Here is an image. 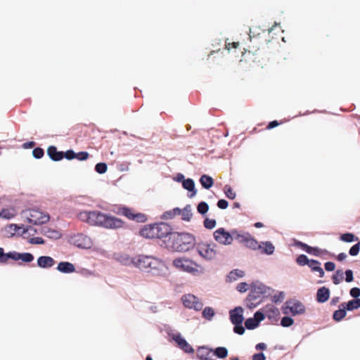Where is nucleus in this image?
<instances>
[{
	"mask_svg": "<svg viewBox=\"0 0 360 360\" xmlns=\"http://www.w3.org/2000/svg\"><path fill=\"white\" fill-rule=\"evenodd\" d=\"M78 218L92 226L109 229L123 227L124 222L121 219L104 214L100 211H83L78 214Z\"/></svg>",
	"mask_w": 360,
	"mask_h": 360,
	"instance_id": "obj_1",
	"label": "nucleus"
},
{
	"mask_svg": "<svg viewBox=\"0 0 360 360\" xmlns=\"http://www.w3.org/2000/svg\"><path fill=\"white\" fill-rule=\"evenodd\" d=\"M194 237L190 233L171 231L168 236L167 248L173 251H186L194 243Z\"/></svg>",
	"mask_w": 360,
	"mask_h": 360,
	"instance_id": "obj_2",
	"label": "nucleus"
},
{
	"mask_svg": "<svg viewBox=\"0 0 360 360\" xmlns=\"http://www.w3.org/2000/svg\"><path fill=\"white\" fill-rule=\"evenodd\" d=\"M171 226L164 222L145 226L140 230V235L146 238H162L171 233Z\"/></svg>",
	"mask_w": 360,
	"mask_h": 360,
	"instance_id": "obj_3",
	"label": "nucleus"
},
{
	"mask_svg": "<svg viewBox=\"0 0 360 360\" xmlns=\"http://www.w3.org/2000/svg\"><path fill=\"white\" fill-rule=\"evenodd\" d=\"M121 261L125 265L133 264L134 266L145 272L147 269H148L150 264L157 266L160 264L158 262L157 257L143 255H140L133 258H130L127 255H124L122 257Z\"/></svg>",
	"mask_w": 360,
	"mask_h": 360,
	"instance_id": "obj_4",
	"label": "nucleus"
},
{
	"mask_svg": "<svg viewBox=\"0 0 360 360\" xmlns=\"http://www.w3.org/2000/svg\"><path fill=\"white\" fill-rule=\"evenodd\" d=\"M8 259L13 261H21L25 263H30L34 260V256L30 252L20 253L15 251L4 253L2 248H0V263L7 264Z\"/></svg>",
	"mask_w": 360,
	"mask_h": 360,
	"instance_id": "obj_5",
	"label": "nucleus"
},
{
	"mask_svg": "<svg viewBox=\"0 0 360 360\" xmlns=\"http://www.w3.org/2000/svg\"><path fill=\"white\" fill-rule=\"evenodd\" d=\"M22 216L30 224L35 225L44 224L49 220V215L38 209H30L22 212Z\"/></svg>",
	"mask_w": 360,
	"mask_h": 360,
	"instance_id": "obj_6",
	"label": "nucleus"
},
{
	"mask_svg": "<svg viewBox=\"0 0 360 360\" xmlns=\"http://www.w3.org/2000/svg\"><path fill=\"white\" fill-rule=\"evenodd\" d=\"M173 266L181 271L194 274L198 271V265L186 257H179L173 260Z\"/></svg>",
	"mask_w": 360,
	"mask_h": 360,
	"instance_id": "obj_7",
	"label": "nucleus"
},
{
	"mask_svg": "<svg viewBox=\"0 0 360 360\" xmlns=\"http://www.w3.org/2000/svg\"><path fill=\"white\" fill-rule=\"evenodd\" d=\"M233 239L247 248L256 250L259 247L258 242L248 233L233 230Z\"/></svg>",
	"mask_w": 360,
	"mask_h": 360,
	"instance_id": "obj_8",
	"label": "nucleus"
},
{
	"mask_svg": "<svg viewBox=\"0 0 360 360\" xmlns=\"http://www.w3.org/2000/svg\"><path fill=\"white\" fill-rule=\"evenodd\" d=\"M282 312L285 315L291 314L292 316H296L302 314L305 312V307L300 301L290 300L285 302L284 305L282 307Z\"/></svg>",
	"mask_w": 360,
	"mask_h": 360,
	"instance_id": "obj_9",
	"label": "nucleus"
},
{
	"mask_svg": "<svg viewBox=\"0 0 360 360\" xmlns=\"http://www.w3.org/2000/svg\"><path fill=\"white\" fill-rule=\"evenodd\" d=\"M116 213L119 215L124 216L127 219L136 222L143 223L147 220L146 214L140 212H135L133 209L127 207H119Z\"/></svg>",
	"mask_w": 360,
	"mask_h": 360,
	"instance_id": "obj_10",
	"label": "nucleus"
},
{
	"mask_svg": "<svg viewBox=\"0 0 360 360\" xmlns=\"http://www.w3.org/2000/svg\"><path fill=\"white\" fill-rule=\"evenodd\" d=\"M159 265L150 264L146 271L153 276L165 278L169 275V269L166 264L158 258Z\"/></svg>",
	"mask_w": 360,
	"mask_h": 360,
	"instance_id": "obj_11",
	"label": "nucleus"
},
{
	"mask_svg": "<svg viewBox=\"0 0 360 360\" xmlns=\"http://www.w3.org/2000/svg\"><path fill=\"white\" fill-rule=\"evenodd\" d=\"M70 242L79 248H91L93 242L90 237L83 233H77L70 237Z\"/></svg>",
	"mask_w": 360,
	"mask_h": 360,
	"instance_id": "obj_12",
	"label": "nucleus"
},
{
	"mask_svg": "<svg viewBox=\"0 0 360 360\" xmlns=\"http://www.w3.org/2000/svg\"><path fill=\"white\" fill-rule=\"evenodd\" d=\"M213 236L217 242L225 245H231L233 240V230L229 233L224 228H219L214 232Z\"/></svg>",
	"mask_w": 360,
	"mask_h": 360,
	"instance_id": "obj_13",
	"label": "nucleus"
},
{
	"mask_svg": "<svg viewBox=\"0 0 360 360\" xmlns=\"http://www.w3.org/2000/svg\"><path fill=\"white\" fill-rule=\"evenodd\" d=\"M182 302L186 308L193 309L200 311L202 309L203 303L199 298L192 294L184 295L181 297Z\"/></svg>",
	"mask_w": 360,
	"mask_h": 360,
	"instance_id": "obj_14",
	"label": "nucleus"
},
{
	"mask_svg": "<svg viewBox=\"0 0 360 360\" xmlns=\"http://www.w3.org/2000/svg\"><path fill=\"white\" fill-rule=\"evenodd\" d=\"M198 254L203 258L212 259L216 256V251L210 244L200 243L197 245Z\"/></svg>",
	"mask_w": 360,
	"mask_h": 360,
	"instance_id": "obj_15",
	"label": "nucleus"
},
{
	"mask_svg": "<svg viewBox=\"0 0 360 360\" xmlns=\"http://www.w3.org/2000/svg\"><path fill=\"white\" fill-rule=\"evenodd\" d=\"M243 309L241 307H236L230 311V320L233 324H242L243 321Z\"/></svg>",
	"mask_w": 360,
	"mask_h": 360,
	"instance_id": "obj_16",
	"label": "nucleus"
},
{
	"mask_svg": "<svg viewBox=\"0 0 360 360\" xmlns=\"http://www.w3.org/2000/svg\"><path fill=\"white\" fill-rule=\"evenodd\" d=\"M173 340L176 342L178 347L184 350L186 353H193V348L187 342V341L181 337L180 334L173 337Z\"/></svg>",
	"mask_w": 360,
	"mask_h": 360,
	"instance_id": "obj_17",
	"label": "nucleus"
},
{
	"mask_svg": "<svg viewBox=\"0 0 360 360\" xmlns=\"http://www.w3.org/2000/svg\"><path fill=\"white\" fill-rule=\"evenodd\" d=\"M197 356L200 360H214V350L205 347H200L197 352Z\"/></svg>",
	"mask_w": 360,
	"mask_h": 360,
	"instance_id": "obj_18",
	"label": "nucleus"
},
{
	"mask_svg": "<svg viewBox=\"0 0 360 360\" xmlns=\"http://www.w3.org/2000/svg\"><path fill=\"white\" fill-rule=\"evenodd\" d=\"M56 264L53 258L49 256H41L37 259V265L43 269H49Z\"/></svg>",
	"mask_w": 360,
	"mask_h": 360,
	"instance_id": "obj_19",
	"label": "nucleus"
},
{
	"mask_svg": "<svg viewBox=\"0 0 360 360\" xmlns=\"http://www.w3.org/2000/svg\"><path fill=\"white\" fill-rule=\"evenodd\" d=\"M57 270L64 274H70L75 271V267L70 262H60L58 264Z\"/></svg>",
	"mask_w": 360,
	"mask_h": 360,
	"instance_id": "obj_20",
	"label": "nucleus"
},
{
	"mask_svg": "<svg viewBox=\"0 0 360 360\" xmlns=\"http://www.w3.org/2000/svg\"><path fill=\"white\" fill-rule=\"evenodd\" d=\"M330 297V290L326 287H321L317 290L316 300L319 303L326 302Z\"/></svg>",
	"mask_w": 360,
	"mask_h": 360,
	"instance_id": "obj_21",
	"label": "nucleus"
},
{
	"mask_svg": "<svg viewBox=\"0 0 360 360\" xmlns=\"http://www.w3.org/2000/svg\"><path fill=\"white\" fill-rule=\"evenodd\" d=\"M346 303L342 302L340 304L339 309L334 311L333 314V319L337 322L340 321L346 316Z\"/></svg>",
	"mask_w": 360,
	"mask_h": 360,
	"instance_id": "obj_22",
	"label": "nucleus"
},
{
	"mask_svg": "<svg viewBox=\"0 0 360 360\" xmlns=\"http://www.w3.org/2000/svg\"><path fill=\"white\" fill-rule=\"evenodd\" d=\"M296 245L309 254L314 256H319L321 250L318 248H314L302 242H297Z\"/></svg>",
	"mask_w": 360,
	"mask_h": 360,
	"instance_id": "obj_23",
	"label": "nucleus"
},
{
	"mask_svg": "<svg viewBox=\"0 0 360 360\" xmlns=\"http://www.w3.org/2000/svg\"><path fill=\"white\" fill-rule=\"evenodd\" d=\"M47 153L53 161H59L63 158V153L58 151L56 147L53 146L48 148Z\"/></svg>",
	"mask_w": 360,
	"mask_h": 360,
	"instance_id": "obj_24",
	"label": "nucleus"
},
{
	"mask_svg": "<svg viewBox=\"0 0 360 360\" xmlns=\"http://www.w3.org/2000/svg\"><path fill=\"white\" fill-rule=\"evenodd\" d=\"M308 266L312 271L318 272L319 277L323 278L324 276V271L321 268V263L318 260L311 259Z\"/></svg>",
	"mask_w": 360,
	"mask_h": 360,
	"instance_id": "obj_25",
	"label": "nucleus"
},
{
	"mask_svg": "<svg viewBox=\"0 0 360 360\" xmlns=\"http://www.w3.org/2000/svg\"><path fill=\"white\" fill-rule=\"evenodd\" d=\"M17 215V211L14 207L4 208L0 212V217L10 219Z\"/></svg>",
	"mask_w": 360,
	"mask_h": 360,
	"instance_id": "obj_26",
	"label": "nucleus"
},
{
	"mask_svg": "<svg viewBox=\"0 0 360 360\" xmlns=\"http://www.w3.org/2000/svg\"><path fill=\"white\" fill-rule=\"evenodd\" d=\"M257 249H261L262 253L266 255H272L274 252V246L271 242H264L262 245L259 244Z\"/></svg>",
	"mask_w": 360,
	"mask_h": 360,
	"instance_id": "obj_27",
	"label": "nucleus"
},
{
	"mask_svg": "<svg viewBox=\"0 0 360 360\" xmlns=\"http://www.w3.org/2000/svg\"><path fill=\"white\" fill-rule=\"evenodd\" d=\"M200 182L202 186L206 189L210 188L214 184L213 179L207 174H203L201 176Z\"/></svg>",
	"mask_w": 360,
	"mask_h": 360,
	"instance_id": "obj_28",
	"label": "nucleus"
},
{
	"mask_svg": "<svg viewBox=\"0 0 360 360\" xmlns=\"http://www.w3.org/2000/svg\"><path fill=\"white\" fill-rule=\"evenodd\" d=\"M244 275V271L239 269H234L229 273L227 278L229 281H233L243 277Z\"/></svg>",
	"mask_w": 360,
	"mask_h": 360,
	"instance_id": "obj_29",
	"label": "nucleus"
},
{
	"mask_svg": "<svg viewBox=\"0 0 360 360\" xmlns=\"http://www.w3.org/2000/svg\"><path fill=\"white\" fill-rule=\"evenodd\" d=\"M182 185L185 189H186L189 191L193 192L191 194V196H193L194 195H195L196 191H195V183L193 179H187L184 180Z\"/></svg>",
	"mask_w": 360,
	"mask_h": 360,
	"instance_id": "obj_30",
	"label": "nucleus"
},
{
	"mask_svg": "<svg viewBox=\"0 0 360 360\" xmlns=\"http://www.w3.org/2000/svg\"><path fill=\"white\" fill-rule=\"evenodd\" d=\"M192 210L190 205H186L183 210H181V219L184 221H188L192 217Z\"/></svg>",
	"mask_w": 360,
	"mask_h": 360,
	"instance_id": "obj_31",
	"label": "nucleus"
},
{
	"mask_svg": "<svg viewBox=\"0 0 360 360\" xmlns=\"http://www.w3.org/2000/svg\"><path fill=\"white\" fill-rule=\"evenodd\" d=\"M347 310L352 311L360 307V298L354 299L346 303Z\"/></svg>",
	"mask_w": 360,
	"mask_h": 360,
	"instance_id": "obj_32",
	"label": "nucleus"
},
{
	"mask_svg": "<svg viewBox=\"0 0 360 360\" xmlns=\"http://www.w3.org/2000/svg\"><path fill=\"white\" fill-rule=\"evenodd\" d=\"M181 210L179 207L174 208L172 210L165 212L164 213V217L167 219H173L175 216L181 215Z\"/></svg>",
	"mask_w": 360,
	"mask_h": 360,
	"instance_id": "obj_33",
	"label": "nucleus"
},
{
	"mask_svg": "<svg viewBox=\"0 0 360 360\" xmlns=\"http://www.w3.org/2000/svg\"><path fill=\"white\" fill-rule=\"evenodd\" d=\"M214 356H217L220 359H224L228 355V350L225 347H219L214 351Z\"/></svg>",
	"mask_w": 360,
	"mask_h": 360,
	"instance_id": "obj_34",
	"label": "nucleus"
},
{
	"mask_svg": "<svg viewBox=\"0 0 360 360\" xmlns=\"http://www.w3.org/2000/svg\"><path fill=\"white\" fill-rule=\"evenodd\" d=\"M202 314L203 318L207 320H211L214 316L215 313L212 307H207L203 309Z\"/></svg>",
	"mask_w": 360,
	"mask_h": 360,
	"instance_id": "obj_35",
	"label": "nucleus"
},
{
	"mask_svg": "<svg viewBox=\"0 0 360 360\" xmlns=\"http://www.w3.org/2000/svg\"><path fill=\"white\" fill-rule=\"evenodd\" d=\"M332 280L334 284L338 285L343 280V273L341 270H338L332 276Z\"/></svg>",
	"mask_w": 360,
	"mask_h": 360,
	"instance_id": "obj_36",
	"label": "nucleus"
},
{
	"mask_svg": "<svg viewBox=\"0 0 360 360\" xmlns=\"http://www.w3.org/2000/svg\"><path fill=\"white\" fill-rule=\"evenodd\" d=\"M340 240L344 242L351 243L355 240H357L358 238H356L353 233H346L340 236Z\"/></svg>",
	"mask_w": 360,
	"mask_h": 360,
	"instance_id": "obj_37",
	"label": "nucleus"
},
{
	"mask_svg": "<svg viewBox=\"0 0 360 360\" xmlns=\"http://www.w3.org/2000/svg\"><path fill=\"white\" fill-rule=\"evenodd\" d=\"M224 193L226 195V196L231 199V200H233L236 198V193L233 191V189L231 188V187L229 185H226L224 188Z\"/></svg>",
	"mask_w": 360,
	"mask_h": 360,
	"instance_id": "obj_38",
	"label": "nucleus"
},
{
	"mask_svg": "<svg viewBox=\"0 0 360 360\" xmlns=\"http://www.w3.org/2000/svg\"><path fill=\"white\" fill-rule=\"evenodd\" d=\"M258 324L255 318H249L245 321V326L249 330L255 328Z\"/></svg>",
	"mask_w": 360,
	"mask_h": 360,
	"instance_id": "obj_39",
	"label": "nucleus"
},
{
	"mask_svg": "<svg viewBox=\"0 0 360 360\" xmlns=\"http://www.w3.org/2000/svg\"><path fill=\"white\" fill-rule=\"evenodd\" d=\"M311 259H309L305 255H300L297 257L296 262L300 266L308 265Z\"/></svg>",
	"mask_w": 360,
	"mask_h": 360,
	"instance_id": "obj_40",
	"label": "nucleus"
},
{
	"mask_svg": "<svg viewBox=\"0 0 360 360\" xmlns=\"http://www.w3.org/2000/svg\"><path fill=\"white\" fill-rule=\"evenodd\" d=\"M209 206L205 202H200L197 207L198 212L201 214H205L207 212Z\"/></svg>",
	"mask_w": 360,
	"mask_h": 360,
	"instance_id": "obj_41",
	"label": "nucleus"
},
{
	"mask_svg": "<svg viewBox=\"0 0 360 360\" xmlns=\"http://www.w3.org/2000/svg\"><path fill=\"white\" fill-rule=\"evenodd\" d=\"M294 323V320L289 316H284L281 319V325L283 327H289Z\"/></svg>",
	"mask_w": 360,
	"mask_h": 360,
	"instance_id": "obj_42",
	"label": "nucleus"
},
{
	"mask_svg": "<svg viewBox=\"0 0 360 360\" xmlns=\"http://www.w3.org/2000/svg\"><path fill=\"white\" fill-rule=\"evenodd\" d=\"M108 167L105 163L100 162L96 165L95 170L99 174H103L107 171Z\"/></svg>",
	"mask_w": 360,
	"mask_h": 360,
	"instance_id": "obj_43",
	"label": "nucleus"
},
{
	"mask_svg": "<svg viewBox=\"0 0 360 360\" xmlns=\"http://www.w3.org/2000/svg\"><path fill=\"white\" fill-rule=\"evenodd\" d=\"M203 224L206 229H212L215 227L217 223L214 219H210L207 218L204 220Z\"/></svg>",
	"mask_w": 360,
	"mask_h": 360,
	"instance_id": "obj_44",
	"label": "nucleus"
},
{
	"mask_svg": "<svg viewBox=\"0 0 360 360\" xmlns=\"http://www.w3.org/2000/svg\"><path fill=\"white\" fill-rule=\"evenodd\" d=\"M360 251V243H358L353 245L349 251V253L352 256H356L359 254Z\"/></svg>",
	"mask_w": 360,
	"mask_h": 360,
	"instance_id": "obj_45",
	"label": "nucleus"
},
{
	"mask_svg": "<svg viewBox=\"0 0 360 360\" xmlns=\"http://www.w3.org/2000/svg\"><path fill=\"white\" fill-rule=\"evenodd\" d=\"M44 150L41 148H35L32 151V155L35 158L39 159L44 156Z\"/></svg>",
	"mask_w": 360,
	"mask_h": 360,
	"instance_id": "obj_46",
	"label": "nucleus"
},
{
	"mask_svg": "<svg viewBox=\"0 0 360 360\" xmlns=\"http://www.w3.org/2000/svg\"><path fill=\"white\" fill-rule=\"evenodd\" d=\"M89 153H87L86 151H82L78 153H76L75 158H77L79 160L82 161V160H87L89 158Z\"/></svg>",
	"mask_w": 360,
	"mask_h": 360,
	"instance_id": "obj_47",
	"label": "nucleus"
},
{
	"mask_svg": "<svg viewBox=\"0 0 360 360\" xmlns=\"http://www.w3.org/2000/svg\"><path fill=\"white\" fill-rule=\"evenodd\" d=\"M46 234L49 238H58L60 236V233L58 231L51 229H49L47 231H46Z\"/></svg>",
	"mask_w": 360,
	"mask_h": 360,
	"instance_id": "obj_48",
	"label": "nucleus"
},
{
	"mask_svg": "<svg viewBox=\"0 0 360 360\" xmlns=\"http://www.w3.org/2000/svg\"><path fill=\"white\" fill-rule=\"evenodd\" d=\"M233 331L238 335H243L245 333V328L242 324H234Z\"/></svg>",
	"mask_w": 360,
	"mask_h": 360,
	"instance_id": "obj_49",
	"label": "nucleus"
},
{
	"mask_svg": "<svg viewBox=\"0 0 360 360\" xmlns=\"http://www.w3.org/2000/svg\"><path fill=\"white\" fill-rule=\"evenodd\" d=\"M76 153L72 150H68L63 153V158L65 157L68 160H72L75 158Z\"/></svg>",
	"mask_w": 360,
	"mask_h": 360,
	"instance_id": "obj_50",
	"label": "nucleus"
},
{
	"mask_svg": "<svg viewBox=\"0 0 360 360\" xmlns=\"http://www.w3.org/2000/svg\"><path fill=\"white\" fill-rule=\"evenodd\" d=\"M345 281L347 283H350L353 281L354 277H353V271L351 269H347L345 271Z\"/></svg>",
	"mask_w": 360,
	"mask_h": 360,
	"instance_id": "obj_51",
	"label": "nucleus"
},
{
	"mask_svg": "<svg viewBox=\"0 0 360 360\" xmlns=\"http://www.w3.org/2000/svg\"><path fill=\"white\" fill-rule=\"evenodd\" d=\"M350 295L354 298L356 299L360 296V288H352L350 290Z\"/></svg>",
	"mask_w": 360,
	"mask_h": 360,
	"instance_id": "obj_52",
	"label": "nucleus"
},
{
	"mask_svg": "<svg viewBox=\"0 0 360 360\" xmlns=\"http://www.w3.org/2000/svg\"><path fill=\"white\" fill-rule=\"evenodd\" d=\"M228 205H229V203L226 200L221 199V200H218V202H217V206L220 209L224 210V209L227 208Z\"/></svg>",
	"mask_w": 360,
	"mask_h": 360,
	"instance_id": "obj_53",
	"label": "nucleus"
},
{
	"mask_svg": "<svg viewBox=\"0 0 360 360\" xmlns=\"http://www.w3.org/2000/svg\"><path fill=\"white\" fill-rule=\"evenodd\" d=\"M264 315L261 311H257L255 312L254 315V318L255 320H257V322L259 323L260 321H263L264 319Z\"/></svg>",
	"mask_w": 360,
	"mask_h": 360,
	"instance_id": "obj_54",
	"label": "nucleus"
},
{
	"mask_svg": "<svg viewBox=\"0 0 360 360\" xmlns=\"http://www.w3.org/2000/svg\"><path fill=\"white\" fill-rule=\"evenodd\" d=\"M237 290L240 292H245L248 290V284L246 283H240L237 286Z\"/></svg>",
	"mask_w": 360,
	"mask_h": 360,
	"instance_id": "obj_55",
	"label": "nucleus"
},
{
	"mask_svg": "<svg viewBox=\"0 0 360 360\" xmlns=\"http://www.w3.org/2000/svg\"><path fill=\"white\" fill-rule=\"evenodd\" d=\"M325 269L328 271H332L335 269V263L332 262H327L325 263Z\"/></svg>",
	"mask_w": 360,
	"mask_h": 360,
	"instance_id": "obj_56",
	"label": "nucleus"
},
{
	"mask_svg": "<svg viewBox=\"0 0 360 360\" xmlns=\"http://www.w3.org/2000/svg\"><path fill=\"white\" fill-rule=\"evenodd\" d=\"M30 243L32 244H44V240L40 237H35L30 239Z\"/></svg>",
	"mask_w": 360,
	"mask_h": 360,
	"instance_id": "obj_57",
	"label": "nucleus"
},
{
	"mask_svg": "<svg viewBox=\"0 0 360 360\" xmlns=\"http://www.w3.org/2000/svg\"><path fill=\"white\" fill-rule=\"evenodd\" d=\"M266 357L263 353H257L252 356V360H265Z\"/></svg>",
	"mask_w": 360,
	"mask_h": 360,
	"instance_id": "obj_58",
	"label": "nucleus"
},
{
	"mask_svg": "<svg viewBox=\"0 0 360 360\" xmlns=\"http://www.w3.org/2000/svg\"><path fill=\"white\" fill-rule=\"evenodd\" d=\"M278 125H279V123L278 122V121L274 120V121L270 122L269 123V124L266 127V129H273V128H274V127H277Z\"/></svg>",
	"mask_w": 360,
	"mask_h": 360,
	"instance_id": "obj_59",
	"label": "nucleus"
},
{
	"mask_svg": "<svg viewBox=\"0 0 360 360\" xmlns=\"http://www.w3.org/2000/svg\"><path fill=\"white\" fill-rule=\"evenodd\" d=\"M238 46H239V42H232V43H229V44H226V47L229 50L231 48L236 49L238 47Z\"/></svg>",
	"mask_w": 360,
	"mask_h": 360,
	"instance_id": "obj_60",
	"label": "nucleus"
},
{
	"mask_svg": "<svg viewBox=\"0 0 360 360\" xmlns=\"http://www.w3.org/2000/svg\"><path fill=\"white\" fill-rule=\"evenodd\" d=\"M347 255L346 253L345 252H341L340 253L339 255H338L336 256V259L340 261V262H342L343 261L344 259H345L347 258Z\"/></svg>",
	"mask_w": 360,
	"mask_h": 360,
	"instance_id": "obj_61",
	"label": "nucleus"
},
{
	"mask_svg": "<svg viewBox=\"0 0 360 360\" xmlns=\"http://www.w3.org/2000/svg\"><path fill=\"white\" fill-rule=\"evenodd\" d=\"M35 146V143L34 141L26 142L23 144V147L25 148H31Z\"/></svg>",
	"mask_w": 360,
	"mask_h": 360,
	"instance_id": "obj_62",
	"label": "nucleus"
},
{
	"mask_svg": "<svg viewBox=\"0 0 360 360\" xmlns=\"http://www.w3.org/2000/svg\"><path fill=\"white\" fill-rule=\"evenodd\" d=\"M340 300V297H333L330 300V305H336L337 303L339 302Z\"/></svg>",
	"mask_w": 360,
	"mask_h": 360,
	"instance_id": "obj_63",
	"label": "nucleus"
},
{
	"mask_svg": "<svg viewBox=\"0 0 360 360\" xmlns=\"http://www.w3.org/2000/svg\"><path fill=\"white\" fill-rule=\"evenodd\" d=\"M266 348V346L264 343L263 342H261V343H259L256 345V349H265Z\"/></svg>",
	"mask_w": 360,
	"mask_h": 360,
	"instance_id": "obj_64",
	"label": "nucleus"
}]
</instances>
